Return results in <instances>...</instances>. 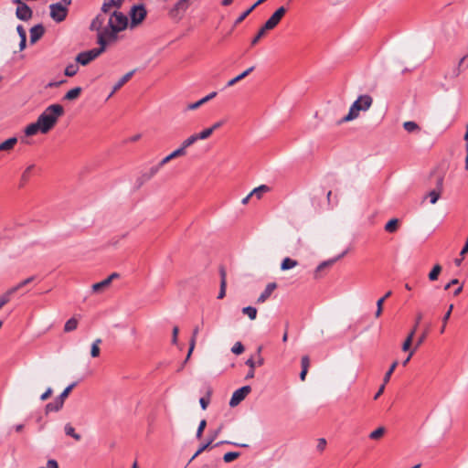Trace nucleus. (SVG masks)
Returning <instances> with one entry per match:
<instances>
[{"label": "nucleus", "instance_id": "obj_1", "mask_svg": "<svg viewBox=\"0 0 468 468\" xmlns=\"http://www.w3.org/2000/svg\"><path fill=\"white\" fill-rule=\"evenodd\" d=\"M128 25L127 16L114 10L110 14H99L91 22L90 29L98 32L106 44L117 39V34L126 28Z\"/></svg>", "mask_w": 468, "mask_h": 468}, {"label": "nucleus", "instance_id": "obj_2", "mask_svg": "<svg viewBox=\"0 0 468 468\" xmlns=\"http://www.w3.org/2000/svg\"><path fill=\"white\" fill-rule=\"evenodd\" d=\"M64 114L60 104H51L38 116V124L42 127V133H48L57 123L59 117Z\"/></svg>", "mask_w": 468, "mask_h": 468}, {"label": "nucleus", "instance_id": "obj_3", "mask_svg": "<svg viewBox=\"0 0 468 468\" xmlns=\"http://www.w3.org/2000/svg\"><path fill=\"white\" fill-rule=\"evenodd\" d=\"M373 99L369 95H360L356 101L351 105L347 115L341 119L338 123L352 121L359 115L360 111H367L372 105Z\"/></svg>", "mask_w": 468, "mask_h": 468}, {"label": "nucleus", "instance_id": "obj_4", "mask_svg": "<svg viewBox=\"0 0 468 468\" xmlns=\"http://www.w3.org/2000/svg\"><path fill=\"white\" fill-rule=\"evenodd\" d=\"M98 44L100 48H92L87 51L80 52L77 55L75 60L77 63L86 66L96 58H98L106 48L107 44L101 37H98Z\"/></svg>", "mask_w": 468, "mask_h": 468}, {"label": "nucleus", "instance_id": "obj_5", "mask_svg": "<svg viewBox=\"0 0 468 468\" xmlns=\"http://www.w3.org/2000/svg\"><path fill=\"white\" fill-rule=\"evenodd\" d=\"M75 386V382L70 384L62 391V393L58 397L55 399L54 401L48 403L45 408L46 413L58 411L60 409H62L65 399L68 398V396L69 395V393L71 392Z\"/></svg>", "mask_w": 468, "mask_h": 468}, {"label": "nucleus", "instance_id": "obj_6", "mask_svg": "<svg viewBox=\"0 0 468 468\" xmlns=\"http://www.w3.org/2000/svg\"><path fill=\"white\" fill-rule=\"evenodd\" d=\"M51 18L59 23L66 19L68 15V8L61 3H55L49 5Z\"/></svg>", "mask_w": 468, "mask_h": 468}, {"label": "nucleus", "instance_id": "obj_7", "mask_svg": "<svg viewBox=\"0 0 468 468\" xmlns=\"http://www.w3.org/2000/svg\"><path fill=\"white\" fill-rule=\"evenodd\" d=\"M146 14V9L143 4L133 5L130 11L132 27L140 24L145 18Z\"/></svg>", "mask_w": 468, "mask_h": 468}, {"label": "nucleus", "instance_id": "obj_8", "mask_svg": "<svg viewBox=\"0 0 468 468\" xmlns=\"http://www.w3.org/2000/svg\"><path fill=\"white\" fill-rule=\"evenodd\" d=\"M250 391L251 388L250 386H243L235 390L229 400V406L232 408L238 406L250 393Z\"/></svg>", "mask_w": 468, "mask_h": 468}, {"label": "nucleus", "instance_id": "obj_9", "mask_svg": "<svg viewBox=\"0 0 468 468\" xmlns=\"http://www.w3.org/2000/svg\"><path fill=\"white\" fill-rule=\"evenodd\" d=\"M286 13V8L284 6L279 7L271 17L265 22L263 25L264 29L271 30L273 29L282 20V16Z\"/></svg>", "mask_w": 468, "mask_h": 468}, {"label": "nucleus", "instance_id": "obj_10", "mask_svg": "<svg viewBox=\"0 0 468 468\" xmlns=\"http://www.w3.org/2000/svg\"><path fill=\"white\" fill-rule=\"evenodd\" d=\"M261 349H262L261 346H260L258 348V350H257V355H258V360L257 361H254L253 358H249L246 361V365L250 367V370L247 373L246 378H245L246 379H250V378H254V373H255L256 366L261 367V366L263 365L264 359L261 356Z\"/></svg>", "mask_w": 468, "mask_h": 468}, {"label": "nucleus", "instance_id": "obj_11", "mask_svg": "<svg viewBox=\"0 0 468 468\" xmlns=\"http://www.w3.org/2000/svg\"><path fill=\"white\" fill-rule=\"evenodd\" d=\"M191 0H178L170 10L171 17L180 19L182 15L188 8Z\"/></svg>", "mask_w": 468, "mask_h": 468}, {"label": "nucleus", "instance_id": "obj_12", "mask_svg": "<svg viewBox=\"0 0 468 468\" xmlns=\"http://www.w3.org/2000/svg\"><path fill=\"white\" fill-rule=\"evenodd\" d=\"M222 430V427H219L218 430L211 432L210 437L207 441H205L204 444H202L198 450L195 452V454L192 456V458L189 460L188 463H190L194 459H196L199 454H201L203 452H205L207 449H208L212 442L215 441V439L218 436Z\"/></svg>", "mask_w": 468, "mask_h": 468}, {"label": "nucleus", "instance_id": "obj_13", "mask_svg": "<svg viewBox=\"0 0 468 468\" xmlns=\"http://www.w3.org/2000/svg\"><path fill=\"white\" fill-rule=\"evenodd\" d=\"M125 0H104L100 14H110L112 9H119Z\"/></svg>", "mask_w": 468, "mask_h": 468}, {"label": "nucleus", "instance_id": "obj_14", "mask_svg": "<svg viewBox=\"0 0 468 468\" xmlns=\"http://www.w3.org/2000/svg\"><path fill=\"white\" fill-rule=\"evenodd\" d=\"M31 8L25 3L16 7V16L18 19L27 21L32 17Z\"/></svg>", "mask_w": 468, "mask_h": 468}, {"label": "nucleus", "instance_id": "obj_15", "mask_svg": "<svg viewBox=\"0 0 468 468\" xmlns=\"http://www.w3.org/2000/svg\"><path fill=\"white\" fill-rule=\"evenodd\" d=\"M442 182H443V178L439 177L437 180V188L430 191L424 197V199L429 197L431 204H435L441 197V189H442Z\"/></svg>", "mask_w": 468, "mask_h": 468}, {"label": "nucleus", "instance_id": "obj_16", "mask_svg": "<svg viewBox=\"0 0 468 468\" xmlns=\"http://www.w3.org/2000/svg\"><path fill=\"white\" fill-rule=\"evenodd\" d=\"M346 252L344 251L341 255L337 256L336 258L335 259H331V260H328V261H324L323 262H321L315 269L314 271V279H319L321 277V274L320 272L322 271H324V269L328 268V267H331L337 260L341 259Z\"/></svg>", "mask_w": 468, "mask_h": 468}, {"label": "nucleus", "instance_id": "obj_17", "mask_svg": "<svg viewBox=\"0 0 468 468\" xmlns=\"http://www.w3.org/2000/svg\"><path fill=\"white\" fill-rule=\"evenodd\" d=\"M45 33V28L41 24L36 25L30 29V43L34 44L39 40Z\"/></svg>", "mask_w": 468, "mask_h": 468}, {"label": "nucleus", "instance_id": "obj_18", "mask_svg": "<svg viewBox=\"0 0 468 468\" xmlns=\"http://www.w3.org/2000/svg\"><path fill=\"white\" fill-rule=\"evenodd\" d=\"M135 73V69H133L123 75L119 81L113 86L112 92L109 94L108 98H111L118 90H120Z\"/></svg>", "mask_w": 468, "mask_h": 468}, {"label": "nucleus", "instance_id": "obj_19", "mask_svg": "<svg viewBox=\"0 0 468 468\" xmlns=\"http://www.w3.org/2000/svg\"><path fill=\"white\" fill-rule=\"evenodd\" d=\"M276 288H277V284L275 282H271V283L267 284L264 291L261 293V295L257 299V303H265Z\"/></svg>", "mask_w": 468, "mask_h": 468}, {"label": "nucleus", "instance_id": "obj_20", "mask_svg": "<svg viewBox=\"0 0 468 468\" xmlns=\"http://www.w3.org/2000/svg\"><path fill=\"white\" fill-rule=\"evenodd\" d=\"M161 169V166L157 164L156 165L152 166L149 171L144 173L139 178V186H142L144 182L150 180L154 176H155L158 171Z\"/></svg>", "mask_w": 468, "mask_h": 468}, {"label": "nucleus", "instance_id": "obj_21", "mask_svg": "<svg viewBox=\"0 0 468 468\" xmlns=\"http://www.w3.org/2000/svg\"><path fill=\"white\" fill-rule=\"evenodd\" d=\"M198 333H199V326L197 325V326H195V328L193 329V332H192V336L189 341V350H188L186 358L185 360V363L188 360V358L190 357V356L196 346V342H197V337Z\"/></svg>", "mask_w": 468, "mask_h": 468}, {"label": "nucleus", "instance_id": "obj_22", "mask_svg": "<svg viewBox=\"0 0 468 468\" xmlns=\"http://www.w3.org/2000/svg\"><path fill=\"white\" fill-rule=\"evenodd\" d=\"M17 143L16 137H11L0 144V152H9L13 150Z\"/></svg>", "mask_w": 468, "mask_h": 468}, {"label": "nucleus", "instance_id": "obj_23", "mask_svg": "<svg viewBox=\"0 0 468 468\" xmlns=\"http://www.w3.org/2000/svg\"><path fill=\"white\" fill-rule=\"evenodd\" d=\"M254 70V66H251L250 67L249 69H247L246 70H244L242 73H240L239 75H238L237 77L231 79L228 83H227V86L228 87H231L233 85H235L237 82H239V80H243L244 78H246L250 72H252Z\"/></svg>", "mask_w": 468, "mask_h": 468}, {"label": "nucleus", "instance_id": "obj_24", "mask_svg": "<svg viewBox=\"0 0 468 468\" xmlns=\"http://www.w3.org/2000/svg\"><path fill=\"white\" fill-rule=\"evenodd\" d=\"M82 89L80 87H76L69 90L63 97L65 101H73L76 100L81 93Z\"/></svg>", "mask_w": 468, "mask_h": 468}, {"label": "nucleus", "instance_id": "obj_25", "mask_svg": "<svg viewBox=\"0 0 468 468\" xmlns=\"http://www.w3.org/2000/svg\"><path fill=\"white\" fill-rule=\"evenodd\" d=\"M38 131L42 133V127L40 126V124H38V122L37 121L36 122L30 123L29 125L27 126L25 133L27 136H32L35 135Z\"/></svg>", "mask_w": 468, "mask_h": 468}, {"label": "nucleus", "instance_id": "obj_26", "mask_svg": "<svg viewBox=\"0 0 468 468\" xmlns=\"http://www.w3.org/2000/svg\"><path fill=\"white\" fill-rule=\"evenodd\" d=\"M297 265H298L297 261L287 257L282 260V264H281V270L287 271V270L296 267Z\"/></svg>", "mask_w": 468, "mask_h": 468}, {"label": "nucleus", "instance_id": "obj_27", "mask_svg": "<svg viewBox=\"0 0 468 468\" xmlns=\"http://www.w3.org/2000/svg\"><path fill=\"white\" fill-rule=\"evenodd\" d=\"M15 293L16 289H8L4 294L0 296V309L11 300V297Z\"/></svg>", "mask_w": 468, "mask_h": 468}, {"label": "nucleus", "instance_id": "obj_28", "mask_svg": "<svg viewBox=\"0 0 468 468\" xmlns=\"http://www.w3.org/2000/svg\"><path fill=\"white\" fill-rule=\"evenodd\" d=\"M385 230L388 233H394L399 229V219L398 218H392L387 224L385 225Z\"/></svg>", "mask_w": 468, "mask_h": 468}, {"label": "nucleus", "instance_id": "obj_29", "mask_svg": "<svg viewBox=\"0 0 468 468\" xmlns=\"http://www.w3.org/2000/svg\"><path fill=\"white\" fill-rule=\"evenodd\" d=\"M35 168V165H29L21 175V184L20 186H23L29 179L32 171Z\"/></svg>", "mask_w": 468, "mask_h": 468}, {"label": "nucleus", "instance_id": "obj_30", "mask_svg": "<svg viewBox=\"0 0 468 468\" xmlns=\"http://www.w3.org/2000/svg\"><path fill=\"white\" fill-rule=\"evenodd\" d=\"M110 284L111 283L108 282V280L104 279L103 281H101L100 282L94 283L91 286V290L93 292H100L103 291L104 289L108 288L110 286Z\"/></svg>", "mask_w": 468, "mask_h": 468}, {"label": "nucleus", "instance_id": "obj_31", "mask_svg": "<svg viewBox=\"0 0 468 468\" xmlns=\"http://www.w3.org/2000/svg\"><path fill=\"white\" fill-rule=\"evenodd\" d=\"M269 190V187L265 185H261L256 188H254L250 193V196L256 197L257 199H261L263 193L267 192Z\"/></svg>", "mask_w": 468, "mask_h": 468}, {"label": "nucleus", "instance_id": "obj_32", "mask_svg": "<svg viewBox=\"0 0 468 468\" xmlns=\"http://www.w3.org/2000/svg\"><path fill=\"white\" fill-rule=\"evenodd\" d=\"M79 63H71V64H69L65 70H64V74L67 76V77H73L77 74V72L79 71V66H78Z\"/></svg>", "mask_w": 468, "mask_h": 468}, {"label": "nucleus", "instance_id": "obj_33", "mask_svg": "<svg viewBox=\"0 0 468 468\" xmlns=\"http://www.w3.org/2000/svg\"><path fill=\"white\" fill-rule=\"evenodd\" d=\"M403 128L408 133H418L420 130V126L415 122H412V121L405 122L403 123Z\"/></svg>", "mask_w": 468, "mask_h": 468}, {"label": "nucleus", "instance_id": "obj_34", "mask_svg": "<svg viewBox=\"0 0 468 468\" xmlns=\"http://www.w3.org/2000/svg\"><path fill=\"white\" fill-rule=\"evenodd\" d=\"M64 431L66 435L72 437L76 441H80L81 439V436L75 432V429L69 423L65 425Z\"/></svg>", "mask_w": 468, "mask_h": 468}, {"label": "nucleus", "instance_id": "obj_35", "mask_svg": "<svg viewBox=\"0 0 468 468\" xmlns=\"http://www.w3.org/2000/svg\"><path fill=\"white\" fill-rule=\"evenodd\" d=\"M413 337H414V331H410L409 333L408 336L406 337L405 341L402 344L401 348L404 352H407V351L410 352V346L412 344Z\"/></svg>", "mask_w": 468, "mask_h": 468}, {"label": "nucleus", "instance_id": "obj_36", "mask_svg": "<svg viewBox=\"0 0 468 468\" xmlns=\"http://www.w3.org/2000/svg\"><path fill=\"white\" fill-rule=\"evenodd\" d=\"M441 272V266L440 264L434 265L432 270L429 273V280L431 282L436 281Z\"/></svg>", "mask_w": 468, "mask_h": 468}, {"label": "nucleus", "instance_id": "obj_37", "mask_svg": "<svg viewBox=\"0 0 468 468\" xmlns=\"http://www.w3.org/2000/svg\"><path fill=\"white\" fill-rule=\"evenodd\" d=\"M78 326V320L74 317L69 319L65 325H64V331L65 332H71L75 330Z\"/></svg>", "mask_w": 468, "mask_h": 468}, {"label": "nucleus", "instance_id": "obj_38", "mask_svg": "<svg viewBox=\"0 0 468 468\" xmlns=\"http://www.w3.org/2000/svg\"><path fill=\"white\" fill-rule=\"evenodd\" d=\"M386 432V429L384 427H378L369 434V438L371 440H378L380 439Z\"/></svg>", "mask_w": 468, "mask_h": 468}, {"label": "nucleus", "instance_id": "obj_39", "mask_svg": "<svg viewBox=\"0 0 468 468\" xmlns=\"http://www.w3.org/2000/svg\"><path fill=\"white\" fill-rule=\"evenodd\" d=\"M242 313L249 316L250 320L256 319L257 316V309L252 306H247L242 308Z\"/></svg>", "mask_w": 468, "mask_h": 468}, {"label": "nucleus", "instance_id": "obj_40", "mask_svg": "<svg viewBox=\"0 0 468 468\" xmlns=\"http://www.w3.org/2000/svg\"><path fill=\"white\" fill-rule=\"evenodd\" d=\"M101 343V339L98 338L96 339L92 345H91V349H90V356L92 357H97L100 356V344Z\"/></svg>", "mask_w": 468, "mask_h": 468}, {"label": "nucleus", "instance_id": "obj_41", "mask_svg": "<svg viewBox=\"0 0 468 468\" xmlns=\"http://www.w3.org/2000/svg\"><path fill=\"white\" fill-rule=\"evenodd\" d=\"M429 334V326L426 327L423 332L420 334V335L418 337L417 341H416V344H415V346H414V349H418L425 341L427 335Z\"/></svg>", "mask_w": 468, "mask_h": 468}, {"label": "nucleus", "instance_id": "obj_42", "mask_svg": "<svg viewBox=\"0 0 468 468\" xmlns=\"http://www.w3.org/2000/svg\"><path fill=\"white\" fill-rule=\"evenodd\" d=\"M258 5H252L249 9L243 12L236 20L235 25L241 23Z\"/></svg>", "mask_w": 468, "mask_h": 468}, {"label": "nucleus", "instance_id": "obj_43", "mask_svg": "<svg viewBox=\"0 0 468 468\" xmlns=\"http://www.w3.org/2000/svg\"><path fill=\"white\" fill-rule=\"evenodd\" d=\"M239 455H240V453L238 452H227L226 454H224L223 460L225 463H230V462L236 460L237 458H239Z\"/></svg>", "mask_w": 468, "mask_h": 468}, {"label": "nucleus", "instance_id": "obj_44", "mask_svg": "<svg viewBox=\"0 0 468 468\" xmlns=\"http://www.w3.org/2000/svg\"><path fill=\"white\" fill-rule=\"evenodd\" d=\"M398 366V361H394L390 367L388 368V370L386 372L385 376H384V379H383V382L384 383H388L390 379V377L392 375V373L394 372L395 368L397 367Z\"/></svg>", "mask_w": 468, "mask_h": 468}, {"label": "nucleus", "instance_id": "obj_45", "mask_svg": "<svg viewBox=\"0 0 468 468\" xmlns=\"http://www.w3.org/2000/svg\"><path fill=\"white\" fill-rule=\"evenodd\" d=\"M453 309V305L451 304L448 311L446 312V314L443 315L442 317V326L441 328V333L442 334L445 330V327H446V324L448 322V320L450 319V316H451V314H452V311Z\"/></svg>", "mask_w": 468, "mask_h": 468}, {"label": "nucleus", "instance_id": "obj_46", "mask_svg": "<svg viewBox=\"0 0 468 468\" xmlns=\"http://www.w3.org/2000/svg\"><path fill=\"white\" fill-rule=\"evenodd\" d=\"M266 31H268V30L264 29V27L262 26L260 28V30L257 33V35L252 38L251 46H255L260 41V39L265 35Z\"/></svg>", "mask_w": 468, "mask_h": 468}, {"label": "nucleus", "instance_id": "obj_47", "mask_svg": "<svg viewBox=\"0 0 468 468\" xmlns=\"http://www.w3.org/2000/svg\"><path fill=\"white\" fill-rule=\"evenodd\" d=\"M35 279L34 276H31V277H28L27 279H25L24 281L20 282L18 284H16V286L14 287H11L10 289H16V292L20 290L21 288H23L24 286L29 284L31 282H33Z\"/></svg>", "mask_w": 468, "mask_h": 468}, {"label": "nucleus", "instance_id": "obj_48", "mask_svg": "<svg viewBox=\"0 0 468 468\" xmlns=\"http://www.w3.org/2000/svg\"><path fill=\"white\" fill-rule=\"evenodd\" d=\"M213 133L212 129L207 128L200 132L199 133H196L197 140H205L208 138Z\"/></svg>", "mask_w": 468, "mask_h": 468}, {"label": "nucleus", "instance_id": "obj_49", "mask_svg": "<svg viewBox=\"0 0 468 468\" xmlns=\"http://www.w3.org/2000/svg\"><path fill=\"white\" fill-rule=\"evenodd\" d=\"M197 141V137L196 134H193L191 136H189L188 138H186L181 144V146H183L185 149H186L187 147H189L190 145H192L193 144H195L196 142Z\"/></svg>", "mask_w": 468, "mask_h": 468}, {"label": "nucleus", "instance_id": "obj_50", "mask_svg": "<svg viewBox=\"0 0 468 468\" xmlns=\"http://www.w3.org/2000/svg\"><path fill=\"white\" fill-rule=\"evenodd\" d=\"M220 460L218 458H215L209 461L207 463H204L200 468H218Z\"/></svg>", "mask_w": 468, "mask_h": 468}, {"label": "nucleus", "instance_id": "obj_51", "mask_svg": "<svg viewBox=\"0 0 468 468\" xmlns=\"http://www.w3.org/2000/svg\"><path fill=\"white\" fill-rule=\"evenodd\" d=\"M232 353L236 355H240L244 351V346L240 342L235 343V345L231 348Z\"/></svg>", "mask_w": 468, "mask_h": 468}, {"label": "nucleus", "instance_id": "obj_52", "mask_svg": "<svg viewBox=\"0 0 468 468\" xmlns=\"http://www.w3.org/2000/svg\"><path fill=\"white\" fill-rule=\"evenodd\" d=\"M207 426V421L205 420H202L198 425L197 431V438L200 439L202 436V433Z\"/></svg>", "mask_w": 468, "mask_h": 468}, {"label": "nucleus", "instance_id": "obj_53", "mask_svg": "<svg viewBox=\"0 0 468 468\" xmlns=\"http://www.w3.org/2000/svg\"><path fill=\"white\" fill-rule=\"evenodd\" d=\"M185 154H186V149L183 146H180L179 148H177L176 150H175L171 153V155L173 156L174 159L176 157H179V156H183Z\"/></svg>", "mask_w": 468, "mask_h": 468}, {"label": "nucleus", "instance_id": "obj_54", "mask_svg": "<svg viewBox=\"0 0 468 468\" xmlns=\"http://www.w3.org/2000/svg\"><path fill=\"white\" fill-rule=\"evenodd\" d=\"M422 314L421 313H418L417 315H416V319H415V324H413V327L410 331H414V334L416 333L417 331V328L420 323V321L422 320Z\"/></svg>", "mask_w": 468, "mask_h": 468}, {"label": "nucleus", "instance_id": "obj_55", "mask_svg": "<svg viewBox=\"0 0 468 468\" xmlns=\"http://www.w3.org/2000/svg\"><path fill=\"white\" fill-rule=\"evenodd\" d=\"M220 274V284H227V272L224 267H220L219 269Z\"/></svg>", "mask_w": 468, "mask_h": 468}, {"label": "nucleus", "instance_id": "obj_56", "mask_svg": "<svg viewBox=\"0 0 468 468\" xmlns=\"http://www.w3.org/2000/svg\"><path fill=\"white\" fill-rule=\"evenodd\" d=\"M301 364H302V369H307L309 368V366H310V359H309V356H303L301 359Z\"/></svg>", "mask_w": 468, "mask_h": 468}, {"label": "nucleus", "instance_id": "obj_57", "mask_svg": "<svg viewBox=\"0 0 468 468\" xmlns=\"http://www.w3.org/2000/svg\"><path fill=\"white\" fill-rule=\"evenodd\" d=\"M467 56L463 57L458 64V67L453 70V76L457 77L461 73V67L463 66L464 60L466 59Z\"/></svg>", "mask_w": 468, "mask_h": 468}, {"label": "nucleus", "instance_id": "obj_58", "mask_svg": "<svg viewBox=\"0 0 468 468\" xmlns=\"http://www.w3.org/2000/svg\"><path fill=\"white\" fill-rule=\"evenodd\" d=\"M204 103H205V101H203V99H201L194 103L188 104L187 110H196L198 107H200L201 105H203Z\"/></svg>", "mask_w": 468, "mask_h": 468}, {"label": "nucleus", "instance_id": "obj_59", "mask_svg": "<svg viewBox=\"0 0 468 468\" xmlns=\"http://www.w3.org/2000/svg\"><path fill=\"white\" fill-rule=\"evenodd\" d=\"M178 333H179L178 326H174L173 332H172V343L175 345L177 343Z\"/></svg>", "mask_w": 468, "mask_h": 468}, {"label": "nucleus", "instance_id": "obj_60", "mask_svg": "<svg viewBox=\"0 0 468 468\" xmlns=\"http://www.w3.org/2000/svg\"><path fill=\"white\" fill-rule=\"evenodd\" d=\"M326 446V441L324 438L318 440L317 450L323 452Z\"/></svg>", "mask_w": 468, "mask_h": 468}, {"label": "nucleus", "instance_id": "obj_61", "mask_svg": "<svg viewBox=\"0 0 468 468\" xmlns=\"http://www.w3.org/2000/svg\"><path fill=\"white\" fill-rule=\"evenodd\" d=\"M226 288L227 284H220L219 292L218 295V299H223L226 296Z\"/></svg>", "mask_w": 468, "mask_h": 468}, {"label": "nucleus", "instance_id": "obj_62", "mask_svg": "<svg viewBox=\"0 0 468 468\" xmlns=\"http://www.w3.org/2000/svg\"><path fill=\"white\" fill-rule=\"evenodd\" d=\"M52 392H53L52 388H48V389L40 396V399L41 400L48 399L51 396Z\"/></svg>", "mask_w": 468, "mask_h": 468}, {"label": "nucleus", "instance_id": "obj_63", "mask_svg": "<svg viewBox=\"0 0 468 468\" xmlns=\"http://www.w3.org/2000/svg\"><path fill=\"white\" fill-rule=\"evenodd\" d=\"M173 158V156L170 154H168L167 156H165V158H163L159 163V166L163 167L165 165H166L168 162H170Z\"/></svg>", "mask_w": 468, "mask_h": 468}, {"label": "nucleus", "instance_id": "obj_64", "mask_svg": "<svg viewBox=\"0 0 468 468\" xmlns=\"http://www.w3.org/2000/svg\"><path fill=\"white\" fill-rule=\"evenodd\" d=\"M16 31H17V33H18V35H19L20 38H23L24 37H27V33H26V30H25V28L23 27V26L18 25V26L16 27Z\"/></svg>", "mask_w": 468, "mask_h": 468}]
</instances>
